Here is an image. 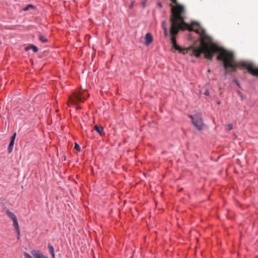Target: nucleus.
<instances>
[{
	"label": "nucleus",
	"mask_w": 258,
	"mask_h": 258,
	"mask_svg": "<svg viewBox=\"0 0 258 258\" xmlns=\"http://www.w3.org/2000/svg\"><path fill=\"white\" fill-rule=\"evenodd\" d=\"M174 4H177V0H171Z\"/></svg>",
	"instance_id": "393cba45"
},
{
	"label": "nucleus",
	"mask_w": 258,
	"mask_h": 258,
	"mask_svg": "<svg viewBox=\"0 0 258 258\" xmlns=\"http://www.w3.org/2000/svg\"><path fill=\"white\" fill-rule=\"evenodd\" d=\"M171 6V14L170 17L171 24L170 33L172 35L171 41L172 47L179 53L183 54H189L190 55H194L197 57L204 53L205 58L212 60L214 53L219 52L217 59L218 60L223 61V66L226 70V73H228L229 68L235 70L236 64L235 63L234 55L233 52L228 51L224 48L216 46L214 44H209L205 42L204 39L201 41V47L193 48L189 47L186 48H182L176 43L175 36L177 35L180 30H188L192 31V29L188 24L186 23L184 18L182 15L184 12V7L180 5L176 6Z\"/></svg>",
	"instance_id": "f257e3e1"
},
{
	"label": "nucleus",
	"mask_w": 258,
	"mask_h": 258,
	"mask_svg": "<svg viewBox=\"0 0 258 258\" xmlns=\"http://www.w3.org/2000/svg\"><path fill=\"white\" fill-rule=\"evenodd\" d=\"M200 26V24H199V23L198 22L194 21V22H192L191 23V26L192 27V26Z\"/></svg>",
	"instance_id": "aec40b11"
},
{
	"label": "nucleus",
	"mask_w": 258,
	"mask_h": 258,
	"mask_svg": "<svg viewBox=\"0 0 258 258\" xmlns=\"http://www.w3.org/2000/svg\"><path fill=\"white\" fill-rule=\"evenodd\" d=\"M74 148L76 150H77V151H78L79 152H80L81 151V148L80 147V146L76 143L75 144Z\"/></svg>",
	"instance_id": "f3484780"
},
{
	"label": "nucleus",
	"mask_w": 258,
	"mask_h": 258,
	"mask_svg": "<svg viewBox=\"0 0 258 258\" xmlns=\"http://www.w3.org/2000/svg\"><path fill=\"white\" fill-rule=\"evenodd\" d=\"M16 134L15 133L13 135V136L11 137V141H13V142H14L15 138H16Z\"/></svg>",
	"instance_id": "412c9836"
},
{
	"label": "nucleus",
	"mask_w": 258,
	"mask_h": 258,
	"mask_svg": "<svg viewBox=\"0 0 258 258\" xmlns=\"http://www.w3.org/2000/svg\"><path fill=\"white\" fill-rule=\"evenodd\" d=\"M208 73H210V72H211V71H210V70H208Z\"/></svg>",
	"instance_id": "cd10ccee"
},
{
	"label": "nucleus",
	"mask_w": 258,
	"mask_h": 258,
	"mask_svg": "<svg viewBox=\"0 0 258 258\" xmlns=\"http://www.w3.org/2000/svg\"><path fill=\"white\" fill-rule=\"evenodd\" d=\"M31 254L34 258H48L38 250H32Z\"/></svg>",
	"instance_id": "423d86ee"
},
{
	"label": "nucleus",
	"mask_w": 258,
	"mask_h": 258,
	"mask_svg": "<svg viewBox=\"0 0 258 258\" xmlns=\"http://www.w3.org/2000/svg\"><path fill=\"white\" fill-rule=\"evenodd\" d=\"M89 96L86 90L79 91L75 92L73 95L69 97V103L76 104L79 102H83Z\"/></svg>",
	"instance_id": "7ed1b4c3"
},
{
	"label": "nucleus",
	"mask_w": 258,
	"mask_h": 258,
	"mask_svg": "<svg viewBox=\"0 0 258 258\" xmlns=\"http://www.w3.org/2000/svg\"><path fill=\"white\" fill-rule=\"evenodd\" d=\"M235 63L236 64L235 70L233 71L232 69L229 68L228 73L236 72L237 68L239 67L246 69L249 73L253 76L258 77V68L255 67L252 62L249 61H240L237 62L235 61Z\"/></svg>",
	"instance_id": "f03ea898"
},
{
	"label": "nucleus",
	"mask_w": 258,
	"mask_h": 258,
	"mask_svg": "<svg viewBox=\"0 0 258 258\" xmlns=\"http://www.w3.org/2000/svg\"><path fill=\"white\" fill-rule=\"evenodd\" d=\"M34 7V6L32 5H28V6H27L26 7H25L24 9H23V10L24 11H28L30 8H33Z\"/></svg>",
	"instance_id": "2eb2a0df"
},
{
	"label": "nucleus",
	"mask_w": 258,
	"mask_h": 258,
	"mask_svg": "<svg viewBox=\"0 0 258 258\" xmlns=\"http://www.w3.org/2000/svg\"><path fill=\"white\" fill-rule=\"evenodd\" d=\"M14 144V142H13V141H11V142L9 144V145L8 146V149L9 153H11L12 151Z\"/></svg>",
	"instance_id": "ddd939ff"
},
{
	"label": "nucleus",
	"mask_w": 258,
	"mask_h": 258,
	"mask_svg": "<svg viewBox=\"0 0 258 258\" xmlns=\"http://www.w3.org/2000/svg\"><path fill=\"white\" fill-rule=\"evenodd\" d=\"M158 6H159L160 7H161V8L162 7V5H161V3H158Z\"/></svg>",
	"instance_id": "a878e982"
},
{
	"label": "nucleus",
	"mask_w": 258,
	"mask_h": 258,
	"mask_svg": "<svg viewBox=\"0 0 258 258\" xmlns=\"http://www.w3.org/2000/svg\"><path fill=\"white\" fill-rule=\"evenodd\" d=\"M165 26H166V21H163V22H162V27H163V29H164V27Z\"/></svg>",
	"instance_id": "5701e85b"
},
{
	"label": "nucleus",
	"mask_w": 258,
	"mask_h": 258,
	"mask_svg": "<svg viewBox=\"0 0 258 258\" xmlns=\"http://www.w3.org/2000/svg\"><path fill=\"white\" fill-rule=\"evenodd\" d=\"M164 35L166 37H167L168 35V29L166 27V26H165L164 27Z\"/></svg>",
	"instance_id": "6ab92c4d"
},
{
	"label": "nucleus",
	"mask_w": 258,
	"mask_h": 258,
	"mask_svg": "<svg viewBox=\"0 0 258 258\" xmlns=\"http://www.w3.org/2000/svg\"><path fill=\"white\" fill-rule=\"evenodd\" d=\"M39 39L40 41L43 43H46L48 41V39L45 36L42 35H39Z\"/></svg>",
	"instance_id": "f8f14e48"
},
{
	"label": "nucleus",
	"mask_w": 258,
	"mask_h": 258,
	"mask_svg": "<svg viewBox=\"0 0 258 258\" xmlns=\"http://www.w3.org/2000/svg\"><path fill=\"white\" fill-rule=\"evenodd\" d=\"M24 255L25 258H33L32 255L26 252H24Z\"/></svg>",
	"instance_id": "a211bd4d"
},
{
	"label": "nucleus",
	"mask_w": 258,
	"mask_h": 258,
	"mask_svg": "<svg viewBox=\"0 0 258 258\" xmlns=\"http://www.w3.org/2000/svg\"><path fill=\"white\" fill-rule=\"evenodd\" d=\"M145 44L146 45H149L153 41V37L151 33H148L145 36Z\"/></svg>",
	"instance_id": "0eeeda50"
},
{
	"label": "nucleus",
	"mask_w": 258,
	"mask_h": 258,
	"mask_svg": "<svg viewBox=\"0 0 258 258\" xmlns=\"http://www.w3.org/2000/svg\"><path fill=\"white\" fill-rule=\"evenodd\" d=\"M30 48H32L33 49V50L34 51V52H37L38 50L37 47L35 45H30V46L26 47L25 49L26 50H27Z\"/></svg>",
	"instance_id": "9b49d317"
},
{
	"label": "nucleus",
	"mask_w": 258,
	"mask_h": 258,
	"mask_svg": "<svg viewBox=\"0 0 258 258\" xmlns=\"http://www.w3.org/2000/svg\"><path fill=\"white\" fill-rule=\"evenodd\" d=\"M188 116L191 118L192 123L195 127L199 131L203 129L204 124L203 119L200 115H196L194 116L192 115H189Z\"/></svg>",
	"instance_id": "20e7f679"
},
{
	"label": "nucleus",
	"mask_w": 258,
	"mask_h": 258,
	"mask_svg": "<svg viewBox=\"0 0 258 258\" xmlns=\"http://www.w3.org/2000/svg\"><path fill=\"white\" fill-rule=\"evenodd\" d=\"M94 128L100 135L102 136L103 135V128L102 126L95 125Z\"/></svg>",
	"instance_id": "1a4fd4ad"
},
{
	"label": "nucleus",
	"mask_w": 258,
	"mask_h": 258,
	"mask_svg": "<svg viewBox=\"0 0 258 258\" xmlns=\"http://www.w3.org/2000/svg\"><path fill=\"white\" fill-rule=\"evenodd\" d=\"M48 248L49 250V252L51 253V254L52 255V258H55L54 257L55 255H54V248H53V246L52 245H49L48 246Z\"/></svg>",
	"instance_id": "4468645a"
},
{
	"label": "nucleus",
	"mask_w": 258,
	"mask_h": 258,
	"mask_svg": "<svg viewBox=\"0 0 258 258\" xmlns=\"http://www.w3.org/2000/svg\"><path fill=\"white\" fill-rule=\"evenodd\" d=\"M6 214L13 221L14 220H15L16 219H17V217L15 216V215L13 212L10 211L9 210H7L6 211Z\"/></svg>",
	"instance_id": "9d476101"
},
{
	"label": "nucleus",
	"mask_w": 258,
	"mask_h": 258,
	"mask_svg": "<svg viewBox=\"0 0 258 258\" xmlns=\"http://www.w3.org/2000/svg\"><path fill=\"white\" fill-rule=\"evenodd\" d=\"M220 103H220V101L217 102V104H219H219H220Z\"/></svg>",
	"instance_id": "bb28decb"
},
{
	"label": "nucleus",
	"mask_w": 258,
	"mask_h": 258,
	"mask_svg": "<svg viewBox=\"0 0 258 258\" xmlns=\"http://www.w3.org/2000/svg\"><path fill=\"white\" fill-rule=\"evenodd\" d=\"M134 5V1H133V2H132V3H131V4L130 6V8H132L133 7Z\"/></svg>",
	"instance_id": "b1692460"
},
{
	"label": "nucleus",
	"mask_w": 258,
	"mask_h": 258,
	"mask_svg": "<svg viewBox=\"0 0 258 258\" xmlns=\"http://www.w3.org/2000/svg\"><path fill=\"white\" fill-rule=\"evenodd\" d=\"M226 129L228 131H230L232 129V125L230 123L228 124L226 126Z\"/></svg>",
	"instance_id": "dca6fc26"
},
{
	"label": "nucleus",
	"mask_w": 258,
	"mask_h": 258,
	"mask_svg": "<svg viewBox=\"0 0 258 258\" xmlns=\"http://www.w3.org/2000/svg\"><path fill=\"white\" fill-rule=\"evenodd\" d=\"M13 226L15 227V228L16 229V231L18 235V238L19 239L20 232V230H19V224H18L17 219L14 220L13 221Z\"/></svg>",
	"instance_id": "6e6552de"
},
{
	"label": "nucleus",
	"mask_w": 258,
	"mask_h": 258,
	"mask_svg": "<svg viewBox=\"0 0 258 258\" xmlns=\"http://www.w3.org/2000/svg\"><path fill=\"white\" fill-rule=\"evenodd\" d=\"M205 94L206 95V96H209L210 95V93L209 92V91L208 90H207L205 92Z\"/></svg>",
	"instance_id": "4be33fe9"
},
{
	"label": "nucleus",
	"mask_w": 258,
	"mask_h": 258,
	"mask_svg": "<svg viewBox=\"0 0 258 258\" xmlns=\"http://www.w3.org/2000/svg\"><path fill=\"white\" fill-rule=\"evenodd\" d=\"M189 26H190V25H189ZM190 27L192 29V30L191 31H195L197 33L200 34V36H201L200 43L201 44V41H202V39H204L206 43H207L210 45L214 44L216 46H218L216 44L212 42L211 38L205 34V32L204 30L202 29L201 28L194 29V28L191 26H190ZM200 47H201V46Z\"/></svg>",
	"instance_id": "39448f33"
}]
</instances>
